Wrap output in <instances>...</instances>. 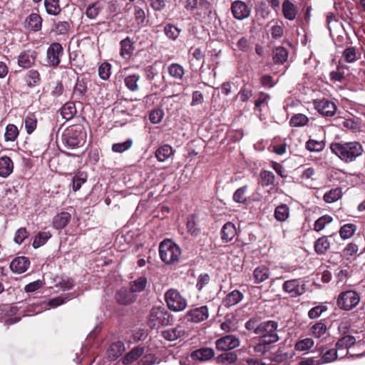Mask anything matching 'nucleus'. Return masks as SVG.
<instances>
[{
    "label": "nucleus",
    "instance_id": "26",
    "mask_svg": "<svg viewBox=\"0 0 365 365\" xmlns=\"http://www.w3.org/2000/svg\"><path fill=\"white\" fill-rule=\"evenodd\" d=\"M70 220L71 215L68 212H62L54 217L53 227L57 230H61L68 225Z\"/></svg>",
    "mask_w": 365,
    "mask_h": 365
},
{
    "label": "nucleus",
    "instance_id": "17",
    "mask_svg": "<svg viewBox=\"0 0 365 365\" xmlns=\"http://www.w3.org/2000/svg\"><path fill=\"white\" fill-rule=\"evenodd\" d=\"M29 266L30 261L26 257H17L14 258L10 264L11 271L17 274L25 272Z\"/></svg>",
    "mask_w": 365,
    "mask_h": 365
},
{
    "label": "nucleus",
    "instance_id": "56",
    "mask_svg": "<svg viewBox=\"0 0 365 365\" xmlns=\"http://www.w3.org/2000/svg\"><path fill=\"white\" fill-rule=\"evenodd\" d=\"M342 57L346 63H353L358 59L356 49L348 47L342 53Z\"/></svg>",
    "mask_w": 365,
    "mask_h": 365
},
{
    "label": "nucleus",
    "instance_id": "59",
    "mask_svg": "<svg viewBox=\"0 0 365 365\" xmlns=\"http://www.w3.org/2000/svg\"><path fill=\"white\" fill-rule=\"evenodd\" d=\"M26 81L31 87L38 84L40 82V74L36 70H30L26 75Z\"/></svg>",
    "mask_w": 365,
    "mask_h": 365
},
{
    "label": "nucleus",
    "instance_id": "18",
    "mask_svg": "<svg viewBox=\"0 0 365 365\" xmlns=\"http://www.w3.org/2000/svg\"><path fill=\"white\" fill-rule=\"evenodd\" d=\"M237 234V230L235 225L231 222H226L222 227L220 231L221 240L224 243L231 242Z\"/></svg>",
    "mask_w": 365,
    "mask_h": 365
},
{
    "label": "nucleus",
    "instance_id": "31",
    "mask_svg": "<svg viewBox=\"0 0 365 365\" xmlns=\"http://www.w3.org/2000/svg\"><path fill=\"white\" fill-rule=\"evenodd\" d=\"M330 247L327 236L319 237L314 243V250L318 255H324Z\"/></svg>",
    "mask_w": 365,
    "mask_h": 365
},
{
    "label": "nucleus",
    "instance_id": "37",
    "mask_svg": "<svg viewBox=\"0 0 365 365\" xmlns=\"http://www.w3.org/2000/svg\"><path fill=\"white\" fill-rule=\"evenodd\" d=\"M263 322L259 317H253L249 319L245 324V328L252 333L258 335Z\"/></svg>",
    "mask_w": 365,
    "mask_h": 365
},
{
    "label": "nucleus",
    "instance_id": "47",
    "mask_svg": "<svg viewBox=\"0 0 365 365\" xmlns=\"http://www.w3.org/2000/svg\"><path fill=\"white\" fill-rule=\"evenodd\" d=\"M181 29L173 24H168L164 26L165 34L168 38L173 41H175L178 38Z\"/></svg>",
    "mask_w": 365,
    "mask_h": 365
},
{
    "label": "nucleus",
    "instance_id": "40",
    "mask_svg": "<svg viewBox=\"0 0 365 365\" xmlns=\"http://www.w3.org/2000/svg\"><path fill=\"white\" fill-rule=\"evenodd\" d=\"M356 230V225L355 224H346L341 227L339 230V235L343 240H347L354 235Z\"/></svg>",
    "mask_w": 365,
    "mask_h": 365
},
{
    "label": "nucleus",
    "instance_id": "64",
    "mask_svg": "<svg viewBox=\"0 0 365 365\" xmlns=\"http://www.w3.org/2000/svg\"><path fill=\"white\" fill-rule=\"evenodd\" d=\"M327 310V307L324 305H319L312 308L309 312L308 316L310 319H317L322 314Z\"/></svg>",
    "mask_w": 365,
    "mask_h": 365
},
{
    "label": "nucleus",
    "instance_id": "12",
    "mask_svg": "<svg viewBox=\"0 0 365 365\" xmlns=\"http://www.w3.org/2000/svg\"><path fill=\"white\" fill-rule=\"evenodd\" d=\"M231 11L237 20H244L250 15V9L247 4L242 1L236 0L232 3Z\"/></svg>",
    "mask_w": 365,
    "mask_h": 365
},
{
    "label": "nucleus",
    "instance_id": "16",
    "mask_svg": "<svg viewBox=\"0 0 365 365\" xmlns=\"http://www.w3.org/2000/svg\"><path fill=\"white\" fill-rule=\"evenodd\" d=\"M37 53L35 51H24L18 56V65L24 68H31L34 65Z\"/></svg>",
    "mask_w": 365,
    "mask_h": 365
},
{
    "label": "nucleus",
    "instance_id": "25",
    "mask_svg": "<svg viewBox=\"0 0 365 365\" xmlns=\"http://www.w3.org/2000/svg\"><path fill=\"white\" fill-rule=\"evenodd\" d=\"M269 268L264 265L257 267L253 272L255 282L257 284L265 281L269 277Z\"/></svg>",
    "mask_w": 365,
    "mask_h": 365
},
{
    "label": "nucleus",
    "instance_id": "45",
    "mask_svg": "<svg viewBox=\"0 0 365 365\" xmlns=\"http://www.w3.org/2000/svg\"><path fill=\"white\" fill-rule=\"evenodd\" d=\"M325 148V142L324 140H317L309 139L306 143V148L310 152H320Z\"/></svg>",
    "mask_w": 365,
    "mask_h": 365
},
{
    "label": "nucleus",
    "instance_id": "23",
    "mask_svg": "<svg viewBox=\"0 0 365 365\" xmlns=\"http://www.w3.org/2000/svg\"><path fill=\"white\" fill-rule=\"evenodd\" d=\"M282 12L285 19L293 21L296 18L297 7L289 0H285L282 3Z\"/></svg>",
    "mask_w": 365,
    "mask_h": 365
},
{
    "label": "nucleus",
    "instance_id": "34",
    "mask_svg": "<svg viewBox=\"0 0 365 365\" xmlns=\"http://www.w3.org/2000/svg\"><path fill=\"white\" fill-rule=\"evenodd\" d=\"M342 197L341 188L336 187L327 192L323 197L324 200L327 203H332Z\"/></svg>",
    "mask_w": 365,
    "mask_h": 365
},
{
    "label": "nucleus",
    "instance_id": "41",
    "mask_svg": "<svg viewBox=\"0 0 365 365\" xmlns=\"http://www.w3.org/2000/svg\"><path fill=\"white\" fill-rule=\"evenodd\" d=\"M102 6L98 1L89 4L86 9L85 14L90 19H95L99 14Z\"/></svg>",
    "mask_w": 365,
    "mask_h": 365
},
{
    "label": "nucleus",
    "instance_id": "29",
    "mask_svg": "<svg viewBox=\"0 0 365 365\" xmlns=\"http://www.w3.org/2000/svg\"><path fill=\"white\" fill-rule=\"evenodd\" d=\"M173 153V148L169 145H163L155 151V157L160 162L165 161Z\"/></svg>",
    "mask_w": 365,
    "mask_h": 365
},
{
    "label": "nucleus",
    "instance_id": "5",
    "mask_svg": "<svg viewBox=\"0 0 365 365\" xmlns=\"http://www.w3.org/2000/svg\"><path fill=\"white\" fill-rule=\"evenodd\" d=\"M165 297L167 305L172 311L181 312L187 307V300L176 289H170L166 292Z\"/></svg>",
    "mask_w": 365,
    "mask_h": 365
},
{
    "label": "nucleus",
    "instance_id": "24",
    "mask_svg": "<svg viewBox=\"0 0 365 365\" xmlns=\"http://www.w3.org/2000/svg\"><path fill=\"white\" fill-rule=\"evenodd\" d=\"M287 58L288 51L282 46H277L272 51V59L275 64H283Z\"/></svg>",
    "mask_w": 365,
    "mask_h": 365
},
{
    "label": "nucleus",
    "instance_id": "38",
    "mask_svg": "<svg viewBox=\"0 0 365 365\" xmlns=\"http://www.w3.org/2000/svg\"><path fill=\"white\" fill-rule=\"evenodd\" d=\"M260 182L263 187L273 185L275 181L274 173L269 170H262L259 174Z\"/></svg>",
    "mask_w": 365,
    "mask_h": 365
},
{
    "label": "nucleus",
    "instance_id": "8",
    "mask_svg": "<svg viewBox=\"0 0 365 365\" xmlns=\"http://www.w3.org/2000/svg\"><path fill=\"white\" fill-rule=\"evenodd\" d=\"M63 48L61 43H52L46 51V61L49 66L57 67L61 63Z\"/></svg>",
    "mask_w": 365,
    "mask_h": 365
},
{
    "label": "nucleus",
    "instance_id": "4",
    "mask_svg": "<svg viewBox=\"0 0 365 365\" xmlns=\"http://www.w3.org/2000/svg\"><path fill=\"white\" fill-rule=\"evenodd\" d=\"M277 327L278 324L274 321L268 320L263 322L258 334V336L261 338L262 343L270 344L277 342L279 340L277 333Z\"/></svg>",
    "mask_w": 365,
    "mask_h": 365
},
{
    "label": "nucleus",
    "instance_id": "6",
    "mask_svg": "<svg viewBox=\"0 0 365 365\" xmlns=\"http://www.w3.org/2000/svg\"><path fill=\"white\" fill-rule=\"evenodd\" d=\"M360 302V295L354 290H347L339 294L337 299L338 306L344 310H351Z\"/></svg>",
    "mask_w": 365,
    "mask_h": 365
},
{
    "label": "nucleus",
    "instance_id": "3",
    "mask_svg": "<svg viewBox=\"0 0 365 365\" xmlns=\"http://www.w3.org/2000/svg\"><path fill=\"white\" fill-rule=\"evenodd\" d=\"M171 315L164 308L155 307L152 308L148 317V325L151 329L169 325L172 321Z\"/></svg>",
    "mask_w": 365,
    "mask_h": 365
},
{
    "label": "nucleus",
    "instance_id": "27",
    "mask_svg": "<svg viewBox=\"0 0 365 365\" xmlns=\"http://www.w3.org/2000/svg\"><path fill=\"white\" fill-rule=\"evenodd\" d=\"M125 350V346L123 342L118 341L113 343L108 349V357L112 360L117 359L120 356Z\"/></svg>",
    "mask_w": 365,
    "mask_h": 365
},
{
    "label": "nucleus",
    "instance_id": "50",
    "mask_svg": "<svg viewBox=\"0 0 365 365\" xmlns=\"http://www.w3.org/2000/svg\"><path fill=\"white\" fill-rule=\"evenodd\" d=\"M356 343V339L354 336L347 335L341 338L336 344L337 349H348Z\"/></svg>",
    "mask_w": 365,
    "mask_h": 365
},
{
    "label": "nucleus",
    "instance_id": "46",
    "mask_svg": "<svg viewBox=\"0 0 365 365\" xmlns=\"http://www.w3.org/2000/svg\"><path fill=\"white\" fill-rule=\"evenodd\" d=\"M314 344V342L312 339L305 338L298 341L294 345V349L299 351H306L312 348Z\"/></svg>",
    "mask_w": 365,
    "mask_h": 365
},
{
    "label": "nucleus",
    "instance_id": "51",
    "mask_svg": "<svg viewBox=\"0 0 365 365\" xmlns=\"http://www.w3.org/2000/svg\"><path fill=\"white\" fill-rule=\"evenodd\" d=\"M87 180V175L85 173H78L73 178L72 187L74 192L78 191L81 185Z\"/></svg>",
    "mask_w": 365,
    "mask_h": 365
},
{
    "label": "nucleus",
    "instance_id": "30",
    "mask_svg": "<svg viewBox=\"0 0 365 365\" xmlns=\"http://www.w3.org/2000/svg\"><path fill=\"white\" fill-rule=\"evenodd\" d=\"M28 28L34 31H38L41 29L42 19L38 14L33 13L27 19Z\"/></svg>",
    "mask_w": 365,
    "mask_h": 365
},
{
    "label": "nucleus",
    "instance_id": "36",
    "mask_svg": "<svg viewBox=\"0 0 365 365\" xmlns=\"http://www.w3.org/2000/svg\"><path fill=\"white\" fill-rule=\"evenodd\" d=\"M44 6L50 15L56 16L61 12L59 0H44Z\"/></svg>",
    "mask_w": 365,
    "mask_h": 365
},
{
    "label": "nucleus",
    "instance_id": "43",
    "mask_svg": "<svg viewBox=\"0 0 365 365\" xmlns=\"http://www.w3.org/2000/svg\"><path fill=\"white\" fill-rule=\"evenodd\" d=\"M308 122L309 118L306 115L297 113L291 118L289 125L292 127H302L306 125Z\"/></svg>",
    "mask_w": 365,
    "mask_h": 365
},
{
    "label": "nucleus",
    "instance_id": "33",
    "mask_svg": "<svg viewBox=\"0 0 365 365\" xmlns=\"http://www.w3.org/2000/svg\"><path fill=\"white\" fill-rule=\"evenodd\" d=\"M61 114L67 120L72 119L76 114L75 104L71 102L65 103L61 109Z\"/></svg>",
    "mask_w": 365,
    "mask_h": 365
},
{
    "label": "nucleus",
    "instance_id": "53",
    "mask_svg": "<svg viewBox=\"0 0 365 365\" xmlns=\"http://www.w3.org/2000/svg\"><path fill=\"white\" fill-rule=\"evenodd\" d=\"M237 360V355L235 352H225L219 355L217 358L218 364H230Z\"/></svg>",
    "mask_w": 365,
    "mask_h": 365
},
{
    "label": "nucleus",
    "instance_id": "49",
    "mask_svg": "<svg viewBox=\"0 0 365 365\" xmlns=\"http://www.w3.org/2000/svg\"><path fill=\"white\" fill-rule=\"evenodd\" d=\"M333 218L331 216L329 215H324L315 221L314 225V230L316 232H320L326 227V225L331 222Z\"/></svg>",
    "mask_w": 365,
    "mask_h": 365
},
{
    "label": "nucleus",
    "instance_id": "1",
    "mask_svg": "<svg viewBox=\"0 0 365 365\" xmlns=\"http://www.w3.org/2000/svg\"><path fill=\"white\" fill-rule=\"evenodd\" d=\"M330 149L346 163L354 162L364 152L361 144L357 141L333 143L330 145Z\"/></svg>",
    "mask_w": 365,
    "mask_h": 365
},
{
    "label": "nucleus",
    "instance_id": "63",
    "mask_svg": "<svg viewBox=\"0 0 365 365\" xmlns=\"http://www.w3.org/2000/svg\"><path fill=\"white\" fill-rule=\"evenodd\" d=\"M134 17L135 22L138 26H143L144 25L145 21V14L143 9L138 6H135L134 7Z\"/></svg>",
    "mask_w": 365,
    "mask_h": 365
},
{
    "label": "nucleus",
    "instance_id": "14",
    "mask_svg": "<svg viewBox=\"0 0 365 365\" xmlns=\"http://www.w3.org/2000/svg\"><path fill=\"white\" fill-rule=\"evenodd\" d=\"M215 344L218 350H230L240 345V340L234 335H227L217 339Z\"/></svg>",
    "mask_w": 365,
    "mask_h": 365
},
{
    "label": "nucleus",
    "instance_id": "19",
    "mask_svg": "<svg viewBox=\"0 0 365 365\" xmlns=\"http://www.w3.org/2000/svg\"><path fill=\"white\" fill-rule=\"evenodd\" d=\"M215 355V351L211 348H201L192 351L190 357L193 360L205 361L212 359Z\"/></svg>",
    "mask_w": 365,
    "mask_h": 365
},
{
    "label": "nucleus",
    "instance_id": "61",
    "mask_svg": "<svg viewBox=\"0 0 365 365\" xmlns=\"http://www.w3.org/2000/svg\"><path fill=\"white\" fill-rule=\"evenodd\" d=\"M111 66L107 62H103L98 68V75L102 80H107L110 76Z\"/></svg>",
    "mask_w": 365,
    "mask_h": 365
},
{
    "label": "nucleus",
    "instance_id": "35",
    "mask_svg": "<svg viewBox=\"0 0 365 365\" xmlns=\"http://www.w3.org/2000/svg\"><path fill=\"white\" fill-rule=\"evenodd\" d=\"M140 76L139 74L128 75L124 78V83L127 88L130 91H136L138 90V84Z\"/></svg>",
    "mask_w": 365,
    "mask_h": 365
},
{
    "label": "nucleus",
    "instance_id": "42",
    "mask_svg": "<svg viewBox=\"0 0 365 365\" xmlns=\"http://www.w3.org/2000/svg\"><path fill=\"white\" fill-rule=\"evenodd\" d=\"M51 237L49 232L43 231L39 232L35 237L33 242V247L36 249L43 246Z\"/></svg>",
    "mask_w": 365,
    "mask_h": 365
},
{
    "label": "nucleus",
    "instance_id": "60",
    "mask_svg": "<svg viewBox=\"0 0 365 365\" xmlns=\"http://www.w3.org/2000/svg\"><path fill=\"white\" fill-rule=\"evenodd\" d=\"M87 91V82L85 79H78L74 88V94L83 97Z\"/></svg>",
    "mask_w": 365,
    "mask_h": 365
},
{
    "label": "nucleus",
    "instance_id": "62",
    "mask_svg": "<svg viewBox=\"0 0 365 365\" xmlns=\"http://www.w3.org/2000/svg\"><path fill=\"white\" fill-rule=\"evenodd\" d=\"M117 301L122 304H128L133 302V298L127 293L125 289L119 290L116 294Z\"/></svg>",
    "mask_w": 365,
    "mask_h": 365
},
{
    "label": "nucleus",
    "instance_id": "57",
    "mask_svg": "<svg viewBox=\"0 0 365 365\" xmlns=\"http://www.w3.org/2000/svg\"><path fill=\"white\" fill-rule=\"evenodd\" d=\"M19 135L17 127L14 124H9L6 128L5 140L14 141Z\"/></svg>",
    "mask_w": 365,
    "mask_h": 365
},
{
    "label": "nucleus",
    "instance_id": "20",
    "mask_svg": "<svg viewBox=\"0 0 365 365\" xmlns=\"http://www.w3.org/2000/svg\"><path fill=\"white\" fill-rule=\"evenodd\" d=\"M120 55L124 59H129L134 51V45L131 39L129 37L123 39L120 42Z\"/></svg>",
    "mask_w": 365,
    "mask_h": 365
},
{
    "label": "nucleus",
    "instance_id": "39",
    "mask_svg": "<svg viewBox=\"0 0 365 365\" xmlns=\"http://www.w3.org/2000/svg\"><path fill=\"white\" fill-rule=\"evenodd\" d=\"M24 123L27 133H32L37 125V118L35 113H29L25 117Z\"/></svg>",
    "mask_w": 365,
    "mask_h": 365
},
{
    "label": "nucleus",
    "instance_id": "48",
    "mask_svg": "<svg viewBox=\"0 0 365 365\" xmlns=\"http://www.w3.org/2000/svg\"><path fill=\"white\" fill-rule=\"evenodd\" d=\"M169 74L176 79H181L185 73L184 68L178 63H172L168 67Z\"/></svg>",
    "mask_w": 365,
    "mask_h": 365
},
{
    "label": "nucleus",
    "instance_id": "54",
    "mask_svg": "<svg viewBox=\"0 0 365 365\" xmlns=\"http://www.w3.org/2000/svg\"><path fill=\"white\" fill-rule=\"evenodd\" d=\"M327 329V328L326 324L322 322H319L312 326L311 332L315 338H320L325 334Z\"/></svg>",
    "mask_w": 365,
    "mask_h": 365
},
{
    "label": "nucleus",
    "instance_id": "32",
    "mask_svg": "<svg viewBox=\"0 0 365 365\" xmlns=\"http://www.w3.org/2000/svg\"><path fill=\"white\" fill-rule=\"evenodd\" d=\"M144 353V348L138 346L133 348L129 353H128L123 359L124 364H130L135 361Z\"/></svg>",
    "mask_w": 365,
    "mask_h": 365
},
{
    "label": "nucleus",
    "instance_id": "55",
    "mask_svg": "<svg viewBox=\"0 0 365 365\" xmlns=\"http://www.w3.org/2000/svg\"><path fill=\"white\" fill-rule=\"evenodd\" d=\"M133 145L132 139H127L125 141L122 143H114L112 145V150L115 153H122L129 150Z\"/></svg>",
    "mask_w": 365,
    "mask_h": 365
},
{
    "label": "nucleus",
    "instance_id": "28",
    "mask_svg": "<svg viewBox=\"0 0 365 365\" xmlns=\"http://www.w3.org/2000/svg\"><path fill=\"white\" fill-rule=\"evenodd\" d=\"M148 285V279L145 276H141L130 282V290L133 293L143 292Z\"/></svg>",
    "mask_w": 365,
    "mask_h": 365
},
{
    "label": "nucleus",
    "instance_id": "13",
    "mask_svg": "<svg viewBox=\"0 0 365 365\" xmlns=\"http://www.w3.org/2000/svg\"><path fill=\"white\" fill-rule=\"evenodd\" d=\"M319 354V358H317L321 364L331 363L338 358L337 351L336 348H329L327 346H321L317 347Z\"/></svg>",
    "mask_w": 365,
    "mask_h": 365
},
{
    "label": "nucleus",
    "instance_id": "52",
    "mask_svg": "<svg viewBox=\"0 0 365 365\" xmlns=\"http://www.w3.org/2000/svg\"><path fill=\"white\" fill-rule=\"evenodd\" d=\"M247 185H244L238 188L233 194L232 199L235 202L245 204L247 202L246 192Z\"/></svg>",
    "mask_w": 365,
    "mask_h": 365
},
{
    "label": "nucleus",
    "instance_id": "15",
    "mask_svg": "<svg viewBox=\"0 0 365 365\" xmlns=\"http://www.w3.org/2000/svg\"><path fill=\"white\" fill-rule=\"evenodd\" d=\"M187 334V331L181 324H179L173 328L168 329L161 332L162 336L165 340L170 341L184 337Z\"/></svg>",
    "mask_w": 365,
    "mask_h": 365
},
{
    "label": "nucleus",
    "instance_id": "7",
    "mask_svg": "<svg viewBox=\"0 0 365 365\" xmlns=\"http://www.w3.org/2000/svg\"><path fill=\"white\" fill-rule=\"evenodd\" d=\"M86 134L81 127L72 128L64 135L65 145L71 149L80 146L85 140Z\"/></svg>",
    "mask_w": 365,
    "mask_h": 365
},
{
    "label": "nucleus",
    "instance_id": "9",
    "mask_svg": "<svg viewBox=\"0 0 365 365\" xmlns=\"http://www.w3.org/2000/svg\"><path fill=\"white\" fill-rule=\"evenodd\" d=\"M314 105L315 109L323 116L331 117L336 112V104L329 99L314 101Z\"/></svg>",
    "mask_w": 365,
    "mask_h": 365
},
{
    "label": "nucleus",
    "instance_id": "58",
    "mask_svg": "<svg viewBox=\"0 0 365 365\" xmlns=\"http://www.w3.org/2000/svg\"><path fill=\"white\" fill-rule=\"evenodd\" d=\"M70 29V24L68 21H58L56 23L52 29V31L56 34L61 35L66 34Z\"/></svg>",
    "mask_w": 365,
    "mask_h": 365
},
{
    "label": "nucleus",
    "instance_id": "22",
    "mask_svg": "<svg viewBox=\"0 0 365 365\" xmlns=\"http://www.w3.org/2000/svg\"><path fill=\"white\" fill-rule=\"evenodd\" d=\"M244 298L243 294L239 290H234L230 292L222 301L225 307H230L238 304Z\"/></svg>",
    "mask_w": 365,
    "mask_h": 365
},
{
    "label": "nucleus",
    "instance_id": "21",
    "mask_svg": "<svg viewBox=\"0 0 365 365\" xmlns=\"http://www.w3.org/2000/svg\"><path fill=\"white\" fill-rule=\"evenodd\" d=\"M14 170V163L11 158L7 156L0 158V177L7 178Z\"/></svg>",
    "mask_w": 365,
    "mask_h": 365
},
{
    "label": "nucleus",
    "instance_id": "10",
    "mask_svg": "<svg viewBox=\"0 0 365 365\" xmlns=\"http://www.w3.org/2000/svg\"><path fill=\"white\" fill-rule=\"evenodd\" d=\"M282 289L292 297L299 296L305 291L304 282L300 279L285 281L282 285Z\"/></svg>",
    "mask_w": 365,
    "mask_h": 365
},
{
    "label": "nucleus",
    "instance_id": "11",
    "mask_svg": "<svg viewBox=\"0 0 365 365\" xmlns=\"http://www.w3.org/2000/svg\"><path fill=\"white\" fill-rule=\"evenodd\" d=\"M208 317L209 309L206 305L190 309L185 316L187 321L194 323H200L206 320Z\"/></svg>",
    "mask_w": 365,
    "mask_h": 365
},
{
    "label": "nucleus",
    "instance_id": "44",
    "mask_svg": "<svg viewBox=\"0 0 365 365\" xmlns=\"http://www.w3.org/2000/svg\"><path fill=\"white\" fill-rule=\"evenodd\" d=\"M289 213V209L288 206L285 204H282L275 208L274 217L277 220L284 222L288 218Z\"/></svg>",
    "mask_w": 365,
    "mask_h": 365
},
{
    "label": "nucleus",
    "instance_id": "2",
    "mask_svg": "<svg viewBox=\"0 0 365 365\" xmlns=\"http://www.w3.org/2000/svg\"><path fill=\"white\" fill-rule=\"evenodd\" d=\"M161 260L168 264L178 262L181 256V249L170 240H164L159 246Z\"/></svg>",
    "mask_w": 365,
    "mask_h": 365
}]
</instances>
